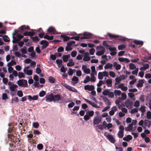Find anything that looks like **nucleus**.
I'll list each match as a JSON object with an SVG mask.
<instances>
[{"mask_svg": "<svg viewBox=\"0 0 151 151\" xmlns=\"http://www.w3.org/2000/svg\"><path fill=\"white\" fill-rule=\"evenodd\" d=\"M63 51L64 48L62 47H59L57 49V51L58 52H63Z\"/></svg>", "mask_w": 151, "mask_h": 151, "instance_id": "58", "label": "nucleus"}, {"mask_svg": "<svg viewBox=\"0 0 151 151\" xmlns=\"http://www.w3.org/2000/svg\"><path fill=\"white\" fill-rule=\"evenodd\" d=\"M103 75L102 73L101 72L99 73L98 74V78L100 80L102 79L103 78Z\"/></svg>", "mask_w": 151, "mask_h": 151, "instance_id": "40", "label": "nucleus"}, {"mask_svg": "<svg viewBox=\"0 0 151 151\" xmlns=\"http://www.w3.org/2000/svg\"><path fill=\"white\" fill-rule=\"evenodd\" d=\"M125 104L127 108L129 109H131L132 108L133 102L131 100L128 99L125 101Z\"/></svg>", "mask_w": 151, "mask_h": 151, "instance_id": "3", "label": "nucleus"}, {"mask_svg": "<svg viewBox=\"0 0 151 151\" xmlns=\"http://www.w3.org/2000/svg\"><path fill=\"white\" fill-rule=\"evenodd\" d=\"M70 55L68 54L67 55H64L62 57L63 60L65 62H67L68 59L70 58Z\"/></svg>", "mask_w": 151, "mask_h": 151, "instance_id": "12", "label": "nucleus"}, {"mask_svg": "<svg viewBox=\"0 0 151 151\" xmlns=\"http://www.w3.org/2000/svg\"><path fill=\"white\" fill-rule=\"evenodd\" d=\"M90 59V58L89 56H84V58H83V60L85 61H89Z\"/></svg>", "mask_w": 151, "mask_h": 151, "instance_id": "49", "label": "nucleus"}, {"mask_svg": "<svg viewBox=\"0 0 151 151\" xmlns=\"http://www.w3.org/2000/svg\"><path fill=\"white\" fill-rule=\"evenodd\" d=\"M101 50L98 51L96 53V54L98 56L101 55H103L106 51L105 49L103 46L101 47Z\"/></svg>", "mask_w": 151, "mask_h": 151, "instance_id": "7", "label": "nucleus"}, {"mask_svg": "<svg viewBox=\"0 0 151 151\" xmlns=\"http://www.w3.org/2000/svg\"><path fill=\"white\" fill-rule=\"evenodd\" d=\"M95 51V50L93 48H92L91 49H90L89 51L90 54L91 55H93Z\"/></svg>", "mask_w": 151, "mask_h": 151, "instance_id": "62", "label": "nucleus"}, {"mask_svg": "<svg viewBox=\"0 0 151 151\" xmlns=\"http://www.w3.org/2000/svg\"><path fill=\"white\" fill-rule=\"evenodd\" d=\"M121 97L120 100H125L127 98V95L124 93H122L121 94Z\"/></svg>", "mask_w": 151, "mask_h": 151, "instance_id": "31", "label": "nucleus"}, {"mask_svg": "<svg viewBox=\"0 0 151 151\" xmlns=\"http://www.w3.org/2000/svg\"><path fill=\"white\" fill-rule=\"evenodd\" d=\"M151 125V122L147 120L144 121V125L145 126L149 127Z\"/></svg>", "mask_w": 151, "mask_h": 151, "instance_id": "20", "label": "nucleus"}, {"mask_svg": "<svg viewBox=\"0 0 151 151\" xmlns=\"http://www.w3.org/2000/svg\"><path fill=\"white\" fill-rule=\"evenodd\" d=\"M114 93L116 96H119L121 94V92L120 90H115L114 91Z\"/></svg>", "mask_w": 151, "mask_h": 151, "instance_id": "26", "label": "nucleus"}, {"mask_svg": "<svg viewBox=\"0 0 151 151\" xmlns=\"http://www.w3.org/2000/svg\"><path fill=\"white\" fill-rule=\"evenodd\" d=\"M18 86L16 84H13L12 86H9V88L12 91H15V89L17 88Z\"/></svg>", "mask_w": 151, "mask_h": 151, "instance_id": "21", "label": "nucleus"}, {"mask_svg": "<svg viewBox=\"0 0 151 151\" xmlns=\"http://www.w3.org/2000/svg\"><path fill=\"white\" fill-rule=\"evenodd\" d=\"M68 66H72L74 65V63L73 61H70L67 64Z\"/></svg>", "mask_w": 151, "mask_h": 151, "instance_id": "54", "label": "nucleus"}, {"mask_svg": "<svg viewBox=\"0 0 151 151\" xmlns=\"http://www.w3.org/2000/svg\"><path fill=\"white\" fill-rule=\"evenodd\" d=\"M117 110V108L116 106L113 107L112 110L109 111V114L110 115L112 116L114 114L115 111H116Z\"/></svg>", "mask_w": 151, "mask_h": 151, "instance_id": "10", "label": "nucleus"}, {"mask_svg": "<svg viewBox=\"0 0 151 151\" xmlns=\"http://www.w3.org/2000/svg\"><path fill=\"white\" fill-rule=\"evenodd\" d=\"M145 106H141L140 108L141 112L142 113L145 111Z\"/></svg>", "mask_w": 151, "mask_h": 151, "instance_id": "60", "label": "nucleus"}, {"mask_svg": "<svg viewBox=\"0 0 151 151\" xmlns=\"http://www.w3.org/2000/svg\"><path fill=\"white\" fill-rule=\"evenodd\" d=\"M114 67H115V68L116 70H119L121 68V66L119 64H118L116 62H114L113 64Z\"/></svg>", "mask_w": 151, "mask_h": 151, "instance_id": "14", "label": "nucleus"}, {"mask_svg": "<svg viewBox=\"0 0 151 151\" xmlns=\"http://www.w3.org/2000/svg\"><path fill=\"white\" fill-rule=\"evenodd\" d=\"M55 79L52 76H50L49 77V81L50 82L53 83L55 82Z\"/></svg>", "mask_w": 151, "mask_h": 151, "instance_id": "34", "label": "nucleus"}, {"mask_svg": "<svg viewBox=\"0 0 151 151\" xmlns=\"http://www.w3.org/2000/svg\"><path fill=\"white\" fill-rule=\"evenodd\" d=\"M84 71L85 73L88 74L90 73L91 71L89 68H86L84 70Z\"/></svg>", "mask_w": 151, "mask_h": 151, "instance_id": "50", "label": "nucleus"}, {"mask_svg": "<svg viewBox=\"0 0 151 151\" xmlns=\"http://www.w3.org/2000/svg\"><path fill=\"white\" fill-rule=\"evenodd\" d=\"M46 101L47 102H50L53 101V94L51 93L50 95L45 96Z\"/></svg>", "mask_w": 151, "mask_h": 151, "instance_id": "6", "label": "nucleus"}, {"mask_svg": "<svg viewBox=\"0 0 151 151\" xmlns=\"http://www.w3.org/2000/svg\"><path fill=\"white\" fill-rule=\"evenodd\" d=\"M12 37L13 39L12 41L14 43H17L18 41L20 40L21 39L23 38L24 36L22 35L18 34L17 35V37L14 36H13Z\"/></svg>", "mask_w": 151, "mask_h": 151, "instance_id": "2", "label": "nucleus"}, {"mask_svg": "<svg viewBox=\"0 0 151 151\" xmlns=\"http://www.w3.org/2000/svg\"><path fill=\"white\" fill-rule=\"evenodd\" d=\"M121 79L119 77L116 78H115V80L116 82L115 83V85H117L119 83H120V81H121Z\"/></svg>", "mask_w": 151, "mask_h": 151, "instance_id": "42", "label": "nucleus"}, {"mask_svg": "<svg viewBox=\"0 0 151 151\" xmlns=\"http://www.w3.org/2000/svg\"><path fill=\"white\" fill-rule=\"evenodd\" d=\"M76 43L74 41H71L68 42L67 43V45L68 46H70L72 45V44H75Z\"/></svg>", "mask_w": 151, "mask_h": 151, "instance_id": "53", "label": "nucleus"}, {"mask_svg": "<svg viewBox=\"0 0 151 151\" xmlns=\"http://www.w3.org/2000/svg\"><path fill=\"white\" fill-rule=\"evenodd\" d=\"M41 70L39 68H37L36 69V73L37 74H40L41 73Z\"/></svg>", "mask_w": 151, "mask_h": 151, "instance_id": "63", "label": "nucleus"}, {"mask_svg": "<svg viewBox=\"0 0 151 151\" xmlns=\"http://www.w3.org/2000/svg\"><path fill=\"white\" fill-rule=\"evenodd\" d=\"M33 126L35 128H37L39 127V125L38 122H36L33 123Z\"/></svg>", "mask_w": 151, "mask_h": 151, "instance_id": "52", "label": "nucleus"}, {"mask_svg": "<svg viewBox=\"0 0 151 151\" xmlns=\"http://www.w3.org/2000/svg\"><path fill=\"white\" fill-rule=\"evenodd\" d=\"M125 45H120L118 46V49L119 50H122L126 47Z\"/></svg>", "mask_w": 151, "mask_h": 151, "instance_id": "29", "label": "nucleus"}, {"mask_svg": "<svg viewBox=\"0 0 151 151\" xmlns=\"http://www.w3.org/2000/svg\"><path fill=\"white\" fill-rule=\"evenodd\" d=\"M83 35L84 36H85V37H88V39L90 38L91 36V34L87 32H84L83 33Z\"/></svg>", "mask_w": 151, "mask_h": 151, "instance_id": "36", "label": "nucleus"}, {"mask_svg": "<svg viewBox=\"0 0 151 151\" xmlns=\"http://www.w3.org/2000/svg\"><path fill=\"white\" fill-rule=\"evenodd\" d=\"M60 36L63 38V41L64 42L67 41L70 39V37L64 35H61Z\"/></svg>", "mask_w": 151, "mask_h": 151, "instance_id": "17", "label": "nucleus"}, {"mask_svg": "<svg viewBox=\"0 0 151 151\" xmlns=\"http://www.w3.org/2000/svg\"><path fill=\"white\" fill-rule=\"evenodd\" d=\"M29 29V27L28 26L23 25L21 26L19 28V29L20 31L23 32L24 29Z\"/></svg>", "mask_w": 151, "mask_h": 151, "instance_id": "16", "label": "nucleus"}, {"mask_svg": "<svg viewBox=\"0 0 151 151\" xmlns=\"http://www.w3.org/2000/svg\"><path fill=\"white\" fill-rule=\"evenodd\" d=\"M109 92V89L105 90L102 92V94L104 96H108Z\"/></svg>", "mask_w": 151, "mask_h": 151, "instance_id": "32", "label": "nucleus"}, {"mask_svg": "<svg viewBox=\"0 0 151 151\" xmlns=\"http://www.w3.org/2000/svg\"><path fill=\"white\" fill-rule=\"evenodd\" d=\"M37 147L38 150H41L43 149V145L42 144H40L37 145Z\"/></svg>", "mask_w": 151, "mask_h": 151, "instance_id": "48", "label": "nucleus"}, {"mask_svg": "<svg viewBox=\"0 0 151 151\" xmlns=\"http://www.w3.org/2000/svg\"><path fill=\"white\" fill-rule=\"evenodd\" d=\"M17 95L19 97H22L23 96V93L21 90L17 92Z\"/></svg>", "mask_w": 151, "mask_h": 151, "instance_id": "45", "label": "nucleus"}, {"mask_svg": "<svg viewBox=\"0 0 151 151\" xmlns=\"http://www.w3.org/2000/svg\"><path fill=\"white\" fill-rule=\"evenodd\" d=\"M16 64V62L14 60H12L10 62L8 63L7 64V66L13 65Z\"/></svg>", "mask_w": 151, "mask_h": 151, "instance_id": "27", "label": "nucleus"}, {"mask_svg": "<svg viewBox=\"0 0 151 151\" xmlns=\"http://www.w3.org/2000/svg\"><path fill=\"white\" fill-rule=\"evenodd\" d=\"M133 42L135 44L138 45H142L143 44V42L142 41L135 40Z\"/></svg>", "mask_w": 151, "mask_h": 151, "instance_id": "23", "label": "nucleus"}, {"mask_svg": "<svg viewBox=\"0 0 151 151\" xmlns=\"http://www.w3.org/2000/svg\"><path fill=\"white\" fill-rule=\"evenodd\" d=\"M137 122V121L136 120H133L132 121V123L130 124H129V127H132L133 125H135L136 124Z\"/></svg>", "mask_w": 151, "mask_h": 151, "instance_id": "43", "label": "nucleus"}, {"mask_svg": "<svg viewBox=\"0 0 151 151\" xmlns=\"http://www.w3.org/2000/svg\"><path fill=\"white\" fill-rule=\"evenodd\" d=\"M17 83L19 86H22L26 87L27 86V81L26 80H19L17 81Z\"/></svg>", "mask_w": 151, "mask_h": 151, "instance_id": "1", "label": "nucleus"}, {"mask_svg": "<svg viewBox=\"0 0 151 151\" xmlns=\"http://www.w3.org/2000/svg\"><path fill=\"white\" fill-rule=\"evenodd\" d=\"M90 118V116H89L86 114L84 116V119L85 121H87L89 120Z\"/></svg>", "mask_w": 151, "mask_h": 151, "instance_id": "55", "label": "nucleus"}, {"mask_svg": "<svg viewBox=\"0 0 151 151\" xmlns=\"http://www.w3.org/2000/svg\"><path fill=\"white\" fill-rule=\"evenodd\" d=\"M116 148L117 150V151H123V149L122 147H116Z\"/></svg>", "mask_w": 151, "mask_h": 151, "instance_id": "64", "label": "nucleus"}, {"mask_svg": "<svg viewBox=\"0 0 151 151\" xmlns=\"http://www.w3.org/2000/svg\"><path fill=\"white\" fill-rule=\"evenodd\" d=\"M107 34L108 35L109 38H110L111 39L113 38L115 39L116 38H118L119 37V35L112 34L109 33H107Z\"/></svg>", "mask_w": 151, "mask_h": 151, "instance_id": "22", "label": "nucleus"}, {"mask_svg": "<svg viewBox=\"0 0 151 151\" xmlns=\"http://www.w3.org/2000/svg\"><path fill=\"white\" fill-rule=\"evenodd\" d=\"M72 80L73 81L75 82L74 84L77 83H78V77L74 76L73 77L72 79Z\"/></svg>", "mask_w": 151, "mask_h": 151, "instance_id": "28", "label": "nucleus"}, {"mask_svg": "<svg viewBox=\"0 0 151 151\" xmlns=\"http://www.w3.org/2000/svg\"><path fill=\"white\" fill-rule=\"evenodd\" d=\"M84 88L85 90H88L89 91L93 90L95 88L92 85H86L84 86Z\"/></svg>", "mask_w": 151, "mask_h": 151, "instance_id": "8", "label": "nucleus"}, {"mask_svg": "<svg viewBox=\"0 0 151 151\" xmlns=\"http://www.w3.org/2000/svg\"><path fill=\"white\" fill-rule=\"evenodd\" d=\"M28 99L29 101L31 100H37L38 98V95H35L32 97L31 95H29L28 96Z\"/></svg>", "mask_w": 151, "mask_h": 151, "instance_id": "13", "label": "nucleus"}, {"mask_svg": "<svg viewBox=\"0 0 151 151\" xmlns=\"http://www.w3.org/2000/svg\"><path fill=\"white\" fill-rule=\"evenodd\" d=\"M91 73L94 74L95 73V74H96V72L95 71V66H92L91 67Z\"/></svg>", "mask_w": 151, "mask_h": 151, "instance_id": "41", "label": "nucleus"}, {"mask_svg": "<svg viewBox=\"0 0 151 151\" xmlns=\"http://www.w3.org/2000/svg\"><path fill=\"white\" fill-rule=\"evenodd\" d=\"M86 114L90 117L92 116L93 115L94 112L93 110L88 111L86 112Z\"/></svg>", "mask_w": 151, "mask_h": 151, "instance_id": "25", "label": "nucleus"}, {"mask_svg": "<svg viewBox=\"0 0 151 151\" xmlns=\"http://www.w3.org/2000/svg\"><path fill=\"white\" fill-rule=\"evenodd\" d=\"M45 94V92L44 91H42L39 93V96L40 97H42L44 96Z\"/></svg>", "mask_w": 151, "mask_h": 151, "instance_id": "47", "label": "nucleus"}, {"mask_svg": "<svg viewBox=\"0 0 151 151\" xmlns=\"http://www.w3.org/2000/svg\"><path fill=\"white\" fill-rule=\"evenodd\" d=\"M106 82L107 84L110 85V86H112V81L111 79L107 80Z\"/></svg>", "mask_w": 151, "mask_h": 151, "instance_id": "39", "label": "nucleus"}, {"mask_svg": "<svg viewBox=\"0 0 151 151\" xmlns=\"http://www.w3.org/2000/svg\"><path fill=\"white\" fill-rule=\"evenodd\" d=\"M90 104L92 106H93L96 108H99L100 107L98 106L96 104L94 103H93L92 102H91V104Z\"/></svg>", "mask_w": 151, "mask_h": 151, "instance_id": "51", "label": "nucleus"}, {"mask_svg": "<svg viewBox=\"0 0 151 151\" xmlns=\"http://www.w3.org/2000/svg\"><path fill=\"white\" fill-rule=\"evenodd\" d=\"M90 81V77L89 76H87L86 77V78L83 81V83H86Z\"/></svg>", "mask_w": 151, "mask_h": 151, "instance_id": "46", "label": "nucleus"}, {"mask_svg": "<svg viewBox=\"0 0 151 151\" xmlns=\"http://www.w3.org/2000/svg\"><path fill=\"white\" fill-rule=\"evenodd\" d=\"M18 76L19 78H24L25 77V75L23 73L20 72H19L18 73Z\"/></svg>", "mask_w": 151, "mask_h": 151, "instance_id": "35", "label": "nucleus"}, {"mask_svg": "<svg viewBox=\"0 0 151 151\" xmlns=\"http://www.w3.org/2000/svg\"><path fill=\"white\" fill-rule=\"evenodd\" d=\"M113 66V64L110 63H107L104 66V68L105 69H112V67Z\"/></svg>", "mask_w": 151, "mask_h": 151, "instance_id": "18", "label": "nucleus"}, {"mask_svg": "<svg viewBox=\"0 0 151 151\" xmlns=\"http://www.w3.org/2000/svg\"><path fill=\"white\" fill-rule=\"evenodd\" d=\"M147 118L149 119H151V112L148 111L147 113Z\"/></svg>", "mask_w": 151, "mask_h": 151, "instance_id": "33", "label": "nucleus"}, {"mask_svg": "<svg viewBox=\"0 0 151 151\" xmlns=\"http://www.w3.org/2000/svg\"><path fill=\"white\" fill-rule=\"evenodd\" d=\"M104 135L107 137L108 139L112 143H114L115 142V140L113 135L110 134L106 135L105 134Z\"/></svg>", "mask_w": 151, "mask_h": 151, "instance_id": "5", "label": "nucleus"}, {"mask_svg": "<svg viewBox=\"0 0 151 151\" xmlns=\"http://www.w3.org/2000/svg\"><path fill=\"white\" fill-rule=\"evenodd\" d=\"M139 70V69L138 68H136V69L132 71V73L133 74L135 75L136 76L137 75Z\"/></svg>", "mask_w": 151, "mask_h": 151, "instance_id": "44", "label": "nucleus"}, {"mask_svg": "<svg viewBox=\"0 0 151 151\" xmlns=\"http://www.w3.org/2000/svg\"><path fill=\"white\" fill-rule=\"evenodd\" d=\"M108 96L110 98H113L114 97V93L113 92H110L109 91Z\"/></svg>", "mask_w": 151, "mask_h": 151, "instance_id": "59", "label": "nucleus"}, {"mask_svg": "<svg viewBox=\"0 0 151 151\" xmlns=\"http://www.w3.org/2000/svg\"><path fill=\"white\" fill-rule=\"evenodd\" d=\"M139 103L138 101H136L135 102H134V106L135 107H138L139 106Z\"/></svg>", "mask_w": 151, "mask_h": 151, "instance_id": "56", "label": "nucleus"}, {"mask_svg": "<svg viewBox=\"0 0 151 151\" xmlns=\"http://www.w3.org/2000/svg\"><path fill=\"white\" fill-rule=\"evenodd\" d=\"M61 97L60 94H57L56 95H53V101H58L61 99Z\"/></svg>", "mask_w": 151, "mask_h": 151, "instance_id": "15", "label": "nucleus"}, {"mask_svg": "<svg viewBox=\"0 0 151 151\" xmlns=\"http://www.w3.org/2000/svg\"><path fill=\"white\" fill-rule=\"evenodd\" d=\"M102 118L100 116H96L93 120V124L94 125L97 124L101 122Z\"/></svg>", "mask_w": 151, "mask_h": 151, "instance_id": "4", "label": "nucleus"}, {"mask_svg": "<svg viewBox=\"0 0 151 151\" xmlns=\"http://www.w3.org/2000/svg\"><path fill=\"white\" fill-rule=\"evenodd\" d=\"M129 68L131 70L136 69V66L133 63H130L129 65Z\"/></svg>", "mask_w": 151, "mask_h": 151, "instance_id": "30", "label": "nucleus"}, {"mask_svg": "<svg viewBox=\"0 0 151 151\" xmlns=\"http://www.w3.org/2000/svg\"><path fill=\"white\" fill-rule=\"evenodd\" d=\"M132 137L130 135H128L126 137L123 138V140L124 141L129 142L132 139Z\"/></svg>", "mask_w": 151, "mask_h": 151, "instance_id": "11", "label": "nucleus"}, {"mask_svg": "<svg viewBox=\"0 0 151 151\" xmlns=\"http://www.w3.org/2000/svg\"><path fill=\"white\" fill-rule=\"evenodd\" d=\"M3 38L4 41L5 42H8L10 41L9 38L6 35L4 36Z\"/></svg>", "mask_w": 151, "mask_h": 151, "instance_id": "38", "label": "nucleus"}, {"mask_svg": "<svg viewBox=\"0 0 151 151\" xmlns=\"http://www.w3.org/2000/svg\"><path fill=\"white\" fill-rule=\"evenodd\" d=\"M124 135V132L119 131L117 133V136L119 138H122Z\"/></svg>", "mask_w": 151, "mask_h": 151, "instance_id": "24", "label": "nucleus"}, {"mask_svg": "<svg viewBox=\"0 0 151 151\" xmlns=\"http://www.w3.org/2000/svg\"><path fill=\"white\" fill-rule=\"evenodd\" d=\"M47 32L51 34H57V32L55 29L52 27H50L47 29Z\"/></svg>", "mask_w": 151, "mask_h": 151, "instance_id": "9", "label": "nucleus"}, {"mask_svg": "<svg viewBox=\"0 0 151 151\" xmlns=\"http://www.w3.org/2000/svg\"><path fill=\"white\" fill-rule=\"evenodd\" d=\"M33 134H36L39 135L41 134V133L37 130L34 129L33 130Z\"/></svg>", "mask_w": 151, "mask_h": 151, "instance_id": "61", "label": "nucleus"}, {"mask_svg": "<svg viewBox=\"0 0 151 151\" xmlns=\"http://www.w3.org/2000/svg\"><path fill=\"white\" fill-rule=\"evenodd\" d=\"M144 83L143 80H140L139 81V82L137 84V87H142L143 86V84Z\"/></svg>", "mask_w": 151, "mask_h": 151, "instance_id": "19", "label": "nucleus"}, {"mask_svg": "<svg viewBox=\"0 0 151 151\" xmlns=\"http://www.w3.org/2000/svg\"><path fill=\"white\" fill-rule=\"evenodd\" d=\"M138 112V110L137 108H134L131 110L130 113L131 114H133L135 113H137Z\"/></svg>", "mask_w": 151, "mask_h": 151, "instance_id": "57", "label": "nucleus"}, {"mask_svg": "<svg viewBox=\"0 0 151 151\" xmlns=\"http://www.w3.org/2000/svg\"><path fill=\"white\" fill-rule=\"evenodd\" d=\"M91 79L90 80V81L91 82H95L96 81V79L95 76H94V74H93L92 73H91Z\"/></svg>", "mask_w": 151, "mask_h": 151, "instance_id": "37", "label": "nucleus"}]
</instances>
